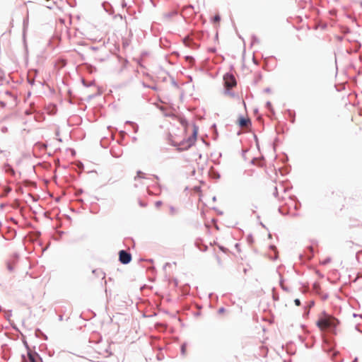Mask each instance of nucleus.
<instances>
[{
  "instance_id": "obj_1",
  "label": "nucleus",
  "mask_w": 362,
  "mask_h": 362,
  "mask_svg": "<svg viewBox=\"0 0 362 362\" xmlns=\"http://www.w3.org/2000/svg\"><path fill=\"white\" fill-rule=\"evenodd\" d=\"M339 321L336 318L325 314V316L317 322V325L321 330L334 331Z\"/></svg>"
},
{
  "instance_id": "obj_2",
  "label": "nucleus",
  "mask_w": 362,
  "mask_h": 362,
  "mask_svg": "<svg viewBox=\"0 0 362 362\" xmlns=\"http://www.w3.org/2000/svg\"><path fill=\"white\" fill-rule=\"evenodd\" d=\"M197 131L196 128H194L193 131V134L190 136L187 139L183 140L178 144H174L175 146H177V149L179 151L187 150L190 148L195 142L197 137Z\"/></svg>"
},
{
  "instance_id": "obj_3",
  "label": "nucleus",
  "mask_w": 362,
  "mask_h": 362,
  "mask_svg": "<svg viewBox=\"0 0 362 362\" xmlns=\"http://www.w3.org/2000/svg\"><path fill=\"white\" fill-rule=\"evenodd\" d=\"M223 80L224 85L226 87L224 93L226 95L234 96V93L230 90V88L234 87L236 85V80L235 77L230 74H226L223 77Z\"/></svg>"
},
{
  "instance_id": "obj_4",
  "label": "nucleus",
  "mask_w": 362,
  "mask_h": 362,
  "mask_svg": "<svg viewBox=\"0 0 362 362\" xmlns=\"http://www.w3.org/2000/svg\"><path fill=\"white\" fill-rule=\"evenodd\" d=\"M119 260L123 264H127L132 261V255L126 250H122L119 252Z\"/></svg>"
},
{
  "instance_id": "obj_5",
  "label": "nucleus",
  "mask_w": 362,
  "mask_h": 362,
  "mask_svg": "<svg viewBox=\"0 0 362 362\" xmlns=\"http://www.w3.org/2000/svg\"><path fill=\"white\" fill-rule=\"evenodd\" d=\"M250 123V121L249 119L244 118L241 117L239 119V125L241 127H246L248 126V124Z\"/></svg>"
},
{
  "instance_id": "obj_6",
  "label": "nucleus",
  "mask_w": 362,
  "mask_h": 362,
  "mask_svg": "<svg viewBox=\"0 0 362 362\" xmlns=\"http://www.w3.org/2000/svg\"><path fill=\"white\" fill-rule=\"evenodd\" d=\"M92 272L95 275L102 276L103 279H104L105 276V274L103 273L100 269H93Z\"/></svg>"
},
{
  "instance_id": "obj_7",
  "label": "nucleus",
  "mask_w": 362,
  "mask_h": 362,
  "mask_svg": "<svg viewBox=\"0 0 362 362\" xmlns=\"http://www.w3.org/2000/svg\"><path fill=\"white\" fill-rule=\"evenodd\" d=\"M126 123H128V124H132L133 125V129H134V133H136L138 132V129H139V127L137 124L130 122V121H127Z\"/></svg>"
},
{
  "instance_id": "obj_8",
  "label": "nucleus",
  "mask_w": 362,
  "mask_h": 362,
  "mask_svg": "<svg viewBox=\"0 0 362 362\" xmlns=\"http://www.w3.org/2000/svg\"><path fill=\"white\" fill-rule=\"evenodd\" d=\"M28 354L29 361L30 362H36L35 358V356L33 354H32L30 352H28Z\"/></svg>"
},
{
  "instance_id": "obj_9",
  "label": "nucleus",
  "mask_w": 362,
  "mask_h": 362,
  "mask_svg": "<svg viewBox=\"0 0 362 362\" xmlns=\"http://www.w3.org/2000/svg\"><path fill=\"white\" fill-rule=\"evenodd\" d=\"M177 211V209L174 206H170V213L171 215H175Z\"/></svg>"
},
{
  "instance_id": "obj_10",
  "label": "nucleus",
  "mask_w": 362,
  "mask_h": 362,
  "mask_svg": "<svg viewBox=\"0 0 362 362\" xmlns=\"http://www.w3.org/2000/svg\"><path fill=\"white\" fill-rule=\"evenodd\" d=\"M280 286L283 290L288 291V288L284 285V280L282 279H280Z\"/></svg>"
},
{
  "instance_id": "obj_11",
  "label": "nucleus",
  "mask_w": 362,
  "mask_h": 362,
  "mask_svg": "<svg viewBox=\"0 0 362 362\" xmlns=\"http://www.w3.org/2000/svg\"><path fill=\"white\" fill-rule=\"evenodd\" d=\"M185 351H186V344H183L181 346V354L184 356V355H185Z\"/></svg>"
},
{
  "instance_id": "obj_12",
  "label": "nucleus",
  "mask_w": 362,
  "mask_h": 362,
  "mask_svg": "<svg viewBox=\"0 0 362 362\" xmlns=\"http://www.w3.org/2000/svg\"><path fill=\"white\" fill-rule=\"evenodd\" d=\"M144 175V174L143 173H141V171H139V172L137 173V176L135 177V180H137V179H138V178H143V177H144L143 176Z\"/></svg>"
},
{
  "instance_id": "obj_13",
  "label": "nucleus",
  "mask_w": 362,
  "mask_h": 362,
  "mask_svg": "<svg viewBox=\"0 0 362 362\" xmlns=\"http://www.w3.org/2000/svg\"><path fill=\"white\" fill-rule=\"evenodd\" d=\"M294 303L297 306H299L300 305V300L298 298L295 299Z\"/></svg>"
},
{
  "instance_id": "obj_14",
  "label": "nucleus",
  "mask_w": 362,
  "mask_h": 362,
  "mask_svg": "<svg viewBox=\"0 0 362 362\" xmlns=\"http://www.w3.org/2000/svg\"><path fill=\"white\" fill-rule=\"evenodd\" d=\"M27 25H28V20H27V19H25V20L23 21L24 31L25 30V28H26Z\"/></svg>"
},
{
  "instance_id": "obj_15",
  "label": "nucleus",
  "mask_w": 362,
  "mask_h": 362,
  "mask_svg": "<svg viewBox=\"0 0 362 362\" xmlns=\"http://www.w3.org/2000/svg\"><path fill=\"white\" fill-rule=\"evenodd\" d=\"M220 19H221V18H220V16L218 15L215 16L214 18V21H216V22L219 21Z\"/></svg>"
},
{
  "instance_id": "obj_16",
  "label": "nucleus",
  "mask_w": 362,
  "mask_h": 362,
  "mask_svg": "<svg viewBox=\"0 0 362 362\" xmlns=\"http://www.w3.org/2000/svg\"><path fill=\"white\" fill-rule=\"evenodd\" d=\"M155 205L156 207H159L162 205V202L161 201H157L156 203H155Z\"/></svg>"
},
{
  "instance_id": "obj_17",
  "label": "nucleus",
  "mask_w": 362,
  "mask_h": 362,
  "mask_svg": "<svg viewBox=\"0 0 362 362\" xmlns=\"http://www.w3.org/2000/svg\"><path fill=\"white\" fill-rule=\"evenodd\" d=\"M266 106H267L269 110H272V104H271V103H270V102H269V101H268V102L266 103Z\"/></svg>"
},
{
  "instance_id": "obj_18",
  "label": "nucleus",
  "mask_w": 362,
  "mask_h": 362,
  "mask_svg": "<svg viewBox=\"0 0 362 362\" xmlns=\"http://www.w3.org/2000/svg\"><path fill=\"white\" fill-rule=\"evenodd\" d=\"M224 311H225L224 308H220L218 309V313H223Z\"/></svg>"
},
{
  "instance_id": "obj_19",
  "label": "nucleus",
  "mask_w": 362,
  "mask_h": 362,
  "mask_svg": "<svg viewBox=\"0 0 362 362\" xmlns=\"http://www.w3.org/2000/svg\"><path fill=\"white\" fill-rule=\"evenodd\" d=\"M148 88H151V89L155 90H157V87L156 86H148Z\"/></svg>"
},
{
  "instance_id": "obj_20",
  "label": "nucleus",
  "mask_w": 362,
  "mask_h": 362,
  "mask_svg": "<svg viewBox=\"0 0 362 362\" xmlns=\"http://www.w3.org/2000/svg\"><path fill=\"white\" fill-rule=\"evenodd\" d=\"M8 269L10 271H12V270H13V267H12L10 264H8Z\"/></svg>"
},
{
  "instance_id": "obj_21",
  "label": "nucleus",
  "mask_w": 362,
  "mask_h": 362,
  "mask_svg": "<svg viewBox=\"0 0 362 362\" xmlns=\"http://www.w3.org/2000/svg\"><path fill=\"white\" fill-rule=\"evenodd\" d=\"M276 194H277V187H275V192L274 193V194L275 196H276Z\"/></svg>"
},
{
  "instance_id": "obj_22",
  "label": "nucleus",
  "mask_w": 362,
  "mask_h": 362,
  "mask_svg": "<svg viewBox=\"0 0 362 362\" xmlns=\"http://www.w3.org/2000/svg\"><path fill=\"white\" fill-rule=\"evenodd\" d=\"M314 305V301H310V306H313Z\"/></svg>"
},
{
  "instance_id": "obj_23",
  "label": "nucleus",
  "mask_w": 362,
  "mask_h": 362,
  "mask_svg": "<svg viewBox=\"0 0 362 362\" xmlns=\"http://www.w3.org/2000/svg\"><path fill=\"white\" fill-rule=\"evenodd\" d=\"M187 59H190V60H192L193 58L192 57H187Z\"/></svg>"
},
{
  "instance_id": "obj_24",
  "label": "nucleus",
  "mask_w": 362,
  "mask_h": 362,
  "mask_svg": "<svg viewBox=\"0 0 362 362\" xmlns=\"http://www.w3.org/2000/svg\"><path fill=\"white\" fill-rule=\"evenodd\" d=\"M139 204L141 206H145L146 204H143L142 202H139Z\"/></svg>"
},
{
  "instance_id": "obj_25",
  "label": "nucleus",
  "mask_w": 362,
  "mask_h": 362,
  "mask_svg": "<svg viewBox=\"0 0 362 362\" xmlns=\"http://www.w3.org/2000/svg\"><path fill=\"white\" fill-rule=\"evenodd\" d=\"M143 86H144V87H146V88H148V86H147L146 84H145L144 83H143Z\"/></svg>"
},
{
  "instance_id": "obj_26",
  "label": "nucleus",
  "mask_w": 362,
  "mask_h": 362,
  "mask_svg": "<svg viewBox=\"0 0 362 362\" xmlns=\"http://www.w3.org/2000/svg\"><path fill=\"white\" fill-rule=\"evenodd\" d=\"M6 94H7V95H10V94H11V93H10L9 91H6Z\"/></svg>"
},
{
  "instance_id": "obj_27",
  "label": "nucleus",
  "mask_w": 362,
  "mask_h": 362,
  "mask_svg": "<svg viewBox=\"0 0 362 362\" xmlns=\"http://www.w3.org/2000/svg\"><path fill=\"white\" fill-rule=\"evenodd\" d=\"M265 91H267V92H269V88H267V89L265 90Z\"/></svg>"
},
{
  "instance_id": "obj_28",
  "label": "nucleus",
  "mask_w": 362,
  "mask_h": 362,
  "mask_svg": "<svg viewBox=\"0 0 362 362\" xmlns=\"http://www.w3.org/2000/svg\"><path fill=\"white\" fill-rule=\"evenodd\" d=\"M133 140L136 141V137H133Z\"/></svg>"
},
{
  "instance_id": "obj_29",
  "label": "nucleus",
  "mask_w": 362,
  "mask_h": 362,
  "mask_svg": "<svg viewBox=\"0 0 362 362\" xmlns=\"http://www.w3.org/2000/svg\"><path fill=\"white\" fill-rule=\"evenodd\" d=\"M11 173H14V172H13V170L12 168H11Z\"/></svg>"
},
{
  "instance_id": "obj_30",
  "label": "nucleus",
  "mask_w": 362,
  "mask_h": 362,
  "mask_svg": "<svg viewBox=\"0 0 362 362\" xmlns=\"http://www.w3.org/2000/svg\"><path fill=\"white\" fill-rule=\"evenodd\" d=\"M220 249L222 250L223 251L224 250L223 247H220Z\"/></svg>"
}]
</instances>
